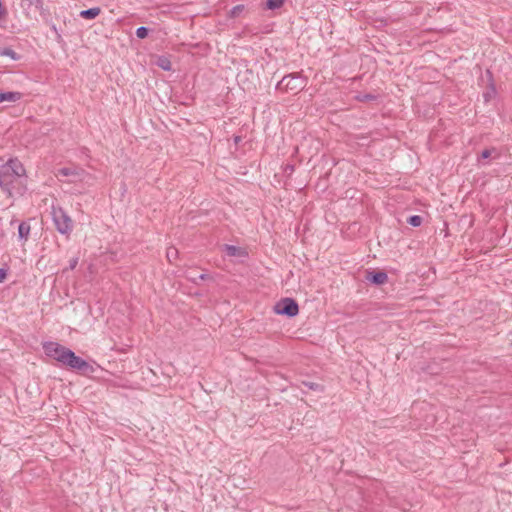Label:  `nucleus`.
<instances>
[{
	"mask_svg": "<svg viewBox=\"0 0 512 512\" xmlns=\"http://www.w3.org/2000/svg\"><path fill=\"white\" fill-rule=\"evenodd\" d=\"M487 75L489 76L490 79L492 78V74L489 70H487Z\"/></svg>",
	"mask_w": 512,
	"mask_h": 512,
	"instance_id": "28",
	"label": "nucleus"
},
{
	"mask_svg": "<svg viewBox=\"0 0 512 512\" xmlns=\"http://www.w3.org/2000/svg\"><path fill=\"white\" fill-rule=\"evenodd\" d=\"M0 56H7V57H10L13 60H19L20 59V55L17 54L10 47L0 48Z\"/></svg>",
	"mask_w": 512,
	"mask_h": 512,
	"instance_id": "14",
	"label": "nucleus"
},
{
	"mask_svg": "<svg viewBox=\"0 0 512 512\" xmlns=\"http://www.w3.org/2000/svg\"><path fill=\"white\" fill-rule=\"evenodd\" d=\"M101 12V9L99 7H92L86 10L80 11V17L84 19H94L96 18Z\"/></svg>",
	"mask_w": 512,
	"mask_h": 512,
	"instance_id": "11",
	"label": "nucleus"
},
{
	"mask_svg": "<svg viewBox=\"0 0 512 512\" xmlns=\"http://www.w3.org/2000/svg\"><path fill=\"white\" fill-rule=\"evenodd\" d=\"M31 227L30 225L23 221L18 226V237L20 240L27 241L30 235Z\"/></svg>",
	"mask_w": 512,
	"mask_h": 512,
	"instance_id": "10",
	"label": "nucleus"
},
{
	"mask_svg": "<svg viewBox=\"0 0 512 512\" xmlns=\"http://www.w3.org/2000/svg\"><path fill=\"white\" fill-rule=\"evenodd\" d=\"M23 94L16 91L0 92V103L2 102H16L22 98Z\"/></svg>",
	"mask_w": 512,
	"mask_h": 512,
	"instance_id": "9",
	"label": "nucleus"
},
{
	"mask_svg": "<svg viewBox=\"0 0 512 512\" xmlns=\"http://www.w3.org/2000/svg\"><path fill=\"white\" fill-rule=\"evenodd\" d=\"M167 259L170 263H173L174 260L178 257V250L175 247H169L166 252Z\"/></svg>",
	"mask_w": 512,
	"mask_h": 512,
	"instance_id": "22",
	"label": "nucleus"
},
{
	"mask_svg": "<svg viewBox=\"0 0 512 512\" xmlns=\"http://www.w3.org/2000/svg\"><path fill=\"white\" fill-rule=\"evenodd\" d=\"M422 221H423V219L419 215H412V216L408 217V219H407V223L413 227L420 226Z\"/></svg>",
	"mask_w": 512,
	"mask_h": 512,
	"instance_id": "21",
	"label": "nucleus"
},
{
	"mask_svg": "<svg viewBox=\"0 0 512 512\" xmlns=\"http://www.w3.org/2000/svg\"><path fill=\"white\" fill-rule=\"evenodd\" d=\"M496 152V148L492 147V148H487V149H484L481 154L479 155L478 157V160L480 159H488L492 156V153H495Z\"/></svg>",
	"mask_w": 512,
	"mask_h": 512,
	"instance_id": "24",
	"label": "nucleus"
},
{
	"mask_svg": "<svg viewBox=\"0 0 512 512\" xmlns=\"http://www.w3.org/2000/svg\"><path fill=\"white\" fill-rule=\"evenodd\" d=\"M274 312L290 318L295 317L299 313V305L295 299L286 297L275 304Z\"/></svg>",
	"mask_w": 512,
	"mask_h": 512,
	"instance_id": "5",
	"label": "nucleus"
},
{
	"mask_svg": "<svg viewBox=\"0 0 512 512\" xmlns=\"http://www.w3.org/2000/svg\"><path fill=\"white\" fill-rule=\"evenodd\" d=\"M58 177H69V176H77L78 172L74 168L63 167L60 168L56 174Z\"/></svg>",
	"mask_w": 512,
	"mask_h": 512,
	"instance_id": "15",
	"label": "nucleus"
},
{
	"mask_svg": "<svg viewBox=\"0 0 512 512\" xmlns=\"http://www.w3.org/2000/svg\"><path fill=\"white\" fill-rule=\"evenodd\" d=\"M356 99L360 102H370L375 101L377 99V96L371 93H364V94H358L356 96Z\"/></svg>",
	"mask_w": 512,
	"mask_h": 512,
	"instance_id": "18",
	"label": "nucleus"
},
{
	"mask_svg": "<svg viewBox=\"0 0 512 512\" xmlns=\"http://www.w3.org/2000/svg\"><path fill=\"white\" fill-rule=\"evenodd\" d=\"M244 9H245V6L243 4L234 6L229 12L230 18L238 17L244 11Z\"/></svg>",
	"mask_w": 512,
	"mask_h": 512,
	"instance_id": "19",
	"label": "nucleus"
},
{
	"mask_svg": "<svg viewBox=\"0 0 512 512\" xmlns=\"http://www.w3.org/2000/svg\"><path fill=\"white\" fill-rule=\"evenodd\" d=\"M21 6L26 9L34 6L42 16L49 15V11L44 7V0H21Z\"/></svg>",
	"mask_w": 512,
	"mask_h": 512,
	"instance_id": "7",
	"label": "nucleus"
},
{
	"mask_svg": "<svg viewBox=\"0 0 512 512\" xmlns=\"http://www.w3.org/2000/svg\"><path fill=\"white\" fill-rule=\"evenodd\" d=\"M51 215L56 230L62 235H70L73 231L74 223L64 209L60 206L52 205Z\"/></svg>",
	"mask_w": 512,
	"mask_h": 512,
	"instance_id": "3",
	"label": "nucleus"
},
{
	"mask_svg": "<svg viewBox=\"0 0 512 512\" xmlns=\"http://www.w3.org/2000/svg\"><path fill=\"white\" fill-rule=\"evenodd\" d=\"M365 279L375 285H383L388 281V275L382 270H367Z\"/></svg>",
	"mask_w": 512,
	"mask_h": 512,
	"instance_id": "6",
	"label": "nucleus"
},
{
	"mask_svg": "<svg viewBox=\"0 0 512 512\" xmlns=\"http://www.w3.org/2000/svg\"><path fill=\"white\" fill-rule=\"evenodd\" d=\"M157 66L163 69L164 71H170L172 70V64L168 57L166 56H159L158 60L156 62Z\"/></svg>",
	"mask_w": 512,
	"mask_h": 512,
	"instance_id": "12",
	"label": "nucleus"
},
{
	"mask_svg": "<svg viewBox=\"0 0 512 512\" xmlns=\"http://www.w3.org/2000/svg\"><path fill=\"white\" fill-rule=\"evenodd\" d=\"M149 34V28L145 27V26H141V27H138L136 29V36L139 38V39H144L148 36Z\"/></svg>",
	"mask_w": 512,
	"mask_h": 512,
	"instance_id": "23",
	"label": "nucleus"
},
{
	"mask_svg": "<svg viewBox=\"0 0 512 512\" xmlns=\"http://www.w3.org/2000/svg\"><path fill=\"white\" fill-rule=\"evenodd\" d=\"M223 251L230 257L243 258L248 255L245 249L229 244L223 246Z\"/></svg>",
	"mask_w": 512,
	"mask_h": 512,
	"instance_id": "8",
	"label": "nucleus"
},
{
	"mask_svg": "<svg viewBox=\"0 0 512 512\" xmlns=\"http://www.w3.org/2000/svg\"><path fill=\"white\" fill-rule=\"evenodd\" d=\"M78 264V259L77 258H73L70 260V264H69V268L70 269H74Z\"/></svg>",
	"mask_w": 512,
	"mask_h": 512,
	"instance_id": "26",
	"label": "nucleus"
},
{
	"mask_svg": "<svg viewBox=\"0 0 512 512\" xmlns=\"http://www.w3.org/2000/svg\"><path fill=\"white\" fill-rule=\"evenodd\" d=\"M45 354L60 363L61 366L82 375L92 374L95 369L85 359L77 356L71 349L57 343L45 342L43 344Z\"/></svg>",
	"mask_w": 512,
	"mask_h": 512,
	"instance_id": "1",
	"label": "nucleus"
},
{
	"mask_svg": "<svg viewBox=\"0 0 512 512\" xmlns=\"http://www.w3.org/2000/svg\"><path fill=\"white\" fill-rule=\"evenodd\" d=\"M495 96H496V88L494 86V83L491 81L489 86L487 87L486 91L483 93V98H484L485 102H489Z\"/></svg>",
	"mask_w": 512,
	"mask_h": 512,
	"instance_id": "13",
	"label": "nucleus"
},
{
	"mask_svg": "<svg viewBox=\"0 0 512 512\" xmlns=\"http://www.w3.org/2000/svg\"><path fill=\"white\" fill-rule=\"evenodd\" d=\"M286 0H267L266 1V9L276 10L281 8Z\"/></svg>",
	"mask_w": 512,
	"mask_h": 512,
	"instance_id": "16",
	"label": "nucleus"
},
{
	"mask_svg": "<svg viewBox=\"0 0 512 512\" xmlns=\"http://www.w3.org/2000/svg\"><path fill=\"white\" fill-rule=\"evenodd\" d=\"M187 279L190 280L191 282L197 284V280L200 279V280H209V279H212V277L207 274V273H203V274H200V275H187Z\"/></svg>",
	"mask_w": 512,
	"mask_h": 512,
	"instance_id": "20",
	"label": "nucleus"
},
{
	"mask_svg": "<svg viewBox=\"0 0 512 512\" xmlns=\"http://www.w3.org/2000/svg\"><path fill=\"white\" fill-rule=\"evenodd\" d=\"M306 85V80L298 73L284 76L276 85V88L285 92L297 93Z\"/></svg>",
	"mask_w": 512,
	"mask_h": 512,
	"instance_id": "4",
	"label": "nucleus"
},
{
	"mask_svg": "<svg viewBox=\"0 0 512 512\" xmlns=\"http://www.w3.org/2000/svg\"><path fill=\"white\" fill-rule=\"evenodd\" d=\"M0 162L2 159L0 158ZM25 168L18 158H10L5 163H0V188L8 197L13 196V183L25 175Z\"/></svg>",
	"mask_w": 512,
	"mask_h": 512,
	"instance_id": "2",
	"label": "nucleus"
},
{
	"mask_svg": "<svg viewBox=\"0 0 512 512\" xmlns=\"http://www.w3.org/2000/svg\"><path fill=\"white\" fill-rule=\"evenodd\" d=\"M241 142V137L240 136H234V143L237 145Z\"/></svg>",
	"mask_w": 512,
	"mask_h": 512,
	"instance_id": "27",
	"label": "nucleus"
},
{
	"mask_svg": "<svg viewBox=\"0 0 512 512\" xmlns=\"http://www.w3.org/2000/svg\"><path fill=\"white\" fill-rule=\"evenodd\" d=\"M302 384L304 387H307L308 389L313 390V391H318V392L324 391V386L319 383H316V382L303 381Z\"/></svg>",
	"mask_w": 512,
	"mask_h": 512,
	"instance_id": "17",
	"label": "nucleus"
},
{
	"mask_svg": "<svg viewBox=\"0 0 512 512\" xmlns=\"http://www.w3.org/2000/svg\"><path fill=\"white\" fill-rule=\"evenodd\" d=\"M7 277V270L0 268V283L4 282Z\"/></svg>",
	"mask_w": 512,
	"mask_h": 512,
	"instance_id": "25",
	"label": "nucleus"
}]
</instances>
